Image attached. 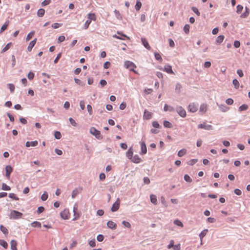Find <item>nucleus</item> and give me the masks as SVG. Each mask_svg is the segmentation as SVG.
Wrapping results in <instances>:
<instances>
[{
  "label": "nucleus",
  "instance_id": "ddd939ff",
  "mask_svg": "<svg viewBox=\"0 0 250 250\" xmlns=\"http://www.w3.org/2000/svg\"><path fill=\"white\" fill-rule=\"evenodd\" d=\"M38 142L37 141H34L32 142L27 141L26 142L25 146L27 147H29L30 146H36L38 145Z\"/></svg>",
  "mask_w": 250,
  "mask_h": 250
},
{
  "label": "nucleus",
  "instance_id": "e2e57ef3",
  "mask_svg": "<svg viewBox=\"0 0 250 250\" xmlns=\"http://www.w3.org/2000/svg\"><path fill=\"white\" fill-rule=\"evenodd\" d=\"M28 78L29 79V80H32L33 78H34V74L32 72H30L28 74Z\"/></svg>",
  "mask_w": 250,
  "mask_h": 250
},
{
  "label": "nucleus",
  "instance_id": "cd10ccee",
  "mask_svg": "<svg viewBox=\"0 0 250 250\" xmlns=\"http://www.w3.org/2000/svg\"><path fill=\"white\" fill-rule=\"evenodd\" d=\"M187 153V150L186 149H182L179 150L178 152V156L179 157H182L185 155Z\"/></svg>",
  "mask_w": 250,
  "mask_h": 250
},
{
  "label": "nucleus",
  "instance_id": "4be33fe9",
  "mask_svg": "<svg viewBox=\"0 0 250 250\" xmlns=\"http://www.w3.org/2000/svg\"><path fill=\"white\" fill-rule=\"evenodd\" d=\"M87 18L90 21H95L96 20V16L94 13H89L87 15Z\"/></svg>",
  "mask_w": 250,
  "mask_h": 250
},
{
  "label": "nucleus",
  "instance_id": "b1692460",
  "mask_svg": "<svg viewBox=\"0 0 250 250\" xmlns=\"http://www.w3.org/2000/svg\"><path fill=\"white\" fill-rule=\"evenodd\" d=\"M249 13H250V10L248 8V7H245V11L244 13H243L241 15V18H245L246 17H247L249 15Z\"/></svg>",
  "mask_w": 250,
  "mask_h": 250
},
{
  "label": "nucleus",
  "instance_id": "2f4dec72",
  "mask_svg": "<svg viewBox=\"0 0 250 250\" xmlns=\"http://www.w3.org/2000/svg\"><path fill=\"white\" fill-rule=\"evenodd\" d=\"M35 34V32L34 31H32L30 33H29L26 38V41H29L30 39H31L32 38V37L34 36Z\"/></svg>",
  "mask_w": 250,
  "mask_h": 250
},
{
  "label": "nucleus",
  "instance_id": "1a4fd4ad",
  "mask_svg": "<svg viewBox=\"0 0 250 250\" xmlns=\"http://www.w3.org/2000/svg\"><path fill=\"white\" fill-rule=\"evenodd\" d=\"M13 171V168L10 165H7L5 167V171H6V177L8 179H9L10 178V174Z\"/></svg>",
  "mask_w": 250,
  "mask_h": 250
},
{
  "label": "nucleus",
  "instance_id": "f3484780",
  "mask_svg": "<svg viewBox=\"0 0 250 250\" xmlns=\"http://www.w3.org/2000/svg\"><path fill=\"white\" fill-rule=\"evenodd\" d=\"M107 225L109 228L112 229H115L117 228L116 224L112 221H109L107 223Z\"/></svg>",
  "mask_w": 250,
  "mask_h": 250
},
{
  "label": "nucleus",
  "instance_id": "f03ea898",
  "mask_svg": "<svg viewBox=\"0 0 250 250\" xmlns=\"http://www.w3.org/2000/svg\"><path fill=\"white\" fill-rule=\"evenodd\" d=\"M125 67L129 69V70L134 72L136 73V71L134 70V68L136 67L135 64L131 62L130 61H126L125 62Z\"/></svg>",
  "mask_w": 250,
  "mask_h": 250
},
{
  "label": "nucleus",
  "instance_id": "20e7f679",
  "mask_svg": "<svg viewBox=\"0 0 250 250\" xmlns=\"http://www.w3.org/2000/svg\"><path fill=\"white\" fill-rule=\"evenodd\" d=\"M61 217L63 219H68L70 216V213L68 209H64L60 213Z\"/></svg>",
  "mask_w": 250,
  "mask_h": 250
},
{
  "label": "nucleus",
  "instance_id": "9b49d317",
  "mask_svg": "<svg viewBox=\"0 0 250 250\" xmlns=\"http://www.w3.org/2000/svg\"><path fill=\"white\" fill-rule=\"evenodd\" d=\"M163 70L168 74H174L173 71H172L171 66L167 64L165 65L164 68Z\"/></svg>",
  "mask_w": 250,
  "mask_h": 250
},
{
  "label": "nucleus",
  "instance_id": "72a5a7b5",
  "mask_svg": "<svg viewBox=\"0 0 250 250\" xmlns=\"http://www.w3.org/2000/svg\"><path fill=\"white\" fill-rule=\"evenodd\" d=\"M0 245H1L5 249H6L8 247L7 242L1 239H0Z\"/></svg>",
  "mask_w": 250,
  "mask_h": 250
},
{
  "label": "nucleus",
  "instance_id": "3c124183",
  "mask_svg": "<svg viewBox=\"0 0 250 250\" xmlns=\"http://www.w3.org/2000/svg\"><path fill=\"white\" fill-rule=\"evenodd\" d=\"M122 224L123 225L127 228H131V225L128 222H127V221H123L122 222Z\"/></svg>",
  "mask_w": 250,
  "mask_h": 250
},
{
  "label": "nucleus",
  "instance_id": "a211bd4d",
  "mask_svg": "<svg viewBox=\"0 0 250 250\" xmlns=\"http://www.w3.org/2000/svg\"><path fill=\"white\" fill-rule=\"evenodd\" d=\"M141 41L144 45V46L148 50H150L151 47L147 41V40L145 38H141Z\"/></svg>",
  "mask_w": 250,
  "mask_h": 250
},
{
  "label": "nucleus",
  "instance_id": "6ab92c4d",
  "mask_svg": "<svg viewBox=\"0 0 250 250\" xmlns=\"http://www.w3.org/2000/svg\"><path fill=\"white\" fill-rule=\"evenodd\" d=\"M133 149L132 147H130L129 148V149L128 150V151L126 152V157L129 159L130 160H131V159L133 157Z\"/></svg>",
  "mask_w": 250,
  "mask_h": 250
},
{
  "label": "nucleus",
  "instance_id": "bf43d9fd",
  "mask_svg": "<svg viewBox=\"0 0 250 250\" xmlns=\"http://www.w3.org/2000/svg\"><path fill=\"white\" fill-rule=\"evenodd\" d=\"M226 103L229 105H231L233 103V100L231 98H229L226 100Z\"/></svg>",
  "mask_w": 250,
  "mask_h": 250
},
{
  "label": "nucleus",
  "instance_id": "f704fd0d",
  "mask_svg": "<svg viewBox=\"0 0 250 250\" xmlns=\"http://www.w3.org/2000/svg\"><path fill=\"white\" fill-rule=\"evenodd\" d=\"M248 108V106L247 104H242V105H241L239 107V110L240 111H242L246 110Z\"/></svg>",
  "mask_w": 250,
  "mask_h": 250
},
{
  "label": "nucleus",
  "instance_id": "a19ab883",
  "mask_svg": "<svg viewBox=\"0 0 250 250\" xmlns=\"http://www.w3.org/2000/svg\"><path fill=\"white\" fill-rule=\"evenodd\" d=\"M164 125L165 127H167V128L172 127L171 124L169 122L167 121H165L164 122Z\"/></svg>",
  "mask_w": 250,
  "mask_h": 250
},
{
  "label": "nucleus",
  "instance_id": "4c0bfd02",
  "mask_svg": "<svg viewBox=\"0 0 250 250\" xmlns=\"http://www.w3.org/2000/svg\"><path fill=\"white\" fill-rule=\"evenodd\" d=\"M190 26L189 24H186L184 27V31L186 34H188L189 32Z\"/></svg>",
  "mask_w": 250,
  "mask_h": 250
},
{
  "label": "nucleus",
  "instance_id": "79ce46f5",
  "mask_svg": "<svg viewBox=\"0 0 250 250\" xmlns=\"http://www.w3.org/2000/svg\"><path fill=\"white\" fill-rule=\"evenodd\" d=\"M198 161V160L196 159H193L189 160L188 162V165L192 166L194 165L196 163H197Z\"/></svg>",
  "mask_w": 250,
  "mask_h": 250
},
{
  "label": "nucleus",
  "instance_id": "6e6d98bb",
  "mask_svg": "<svg viewBox=\"0 0 250 250\" xmlns=\"http://www.w3.org/2000/svg\"><path fill=\"white\" fill-rule=\"evenodd\" d=\"M87 108L89 114L92 115L93 113L92 106L90 104H88L87 105Z\"/></svg>",
  "mask_w": 250,
  "mask_h": 250
},
{
  "label": "nucleus",
  "instance_id": "0e129e2a",
  "mask_svg": "<svg viewBox=\"0 0 250 250\" xmlns=\"http://www.w3.org/2000/svg\"><path fill=\"white\" fill-rule=\"evenodd\" d=\"M65 40V37L64 36H60L59 37L58 41L59 42H62Z\"/></svg>",
  "mask_w": 250,
  "mask_h": 250
},
{
  "label": "nucleus",
  "instance_id": "13d9d810",
  "mask_svg": "<svg viewBox=\"0 0 250 250\" xmlns=\"http://www.w3.org/2000/svg\"><path fill=\"white\" fill-rule=\"evenodd\" d=\"M69 120L70 121V123L73 126H77V123H76V122L75 121V120L73 119H72V118H70L69 119Z\"/></svg>",
  "mask_w": 250,
  "mask_h": 250
},
{
  "label": "nucleus",
  "instance_id": "338daca9",
  "mask_svg": "<svg viewBox=\"0 0 250 250\" xmlns=\"http://www.w3.org/2000/svg\"><path fill=\"white\" fill-rule=\"evenodd\" d=\"M168 42H169V46L171 47H173L175 45V43H174V42H173V41L172 39H169L168 40Z\"/></svg>",
  "mask_w": 250,
  "mask_h": 250
},
{
  "label": "nucleus",
  "instance_id": "69168bd1",
  "mask_svg": "<svg viewBox=\"0 0 250 250\" xmlns=\"http://www.w3.org/2000/svg\"><path fill=\"white\" fill-rule=\"evenodd\" d=\"M44 210V208L43 207H40L38 208L37 212L40 214Z\"/></svg>",
  "mask_w": 250,
  "mask_h": 250
},
{
  "label": "nucleus",
  "instance_id": "09e8293b",
  "mask_svg": "<svg viewBox=\"0 0 250 250\" xmlns=\"http://www.w3.org/2000/svg\"><path fill=\"white\" fill-rule=\"evenodd\" d=\"M191 9L198 16H199L200 15V13L199 11L197 8H196L195 7H192L191 8Z\"/></svg>",
  "mask_w": 250,
  "mask_h": 250
},
{
  "label": "nucleus",
  "instance_id": "e433bc0d",
  "mask_svg": "<svg viewBox=\"0 0 250 250\" xmlns=\"http://www.w3.org/2000/svg\"><path fill=\"white\" fill-rule=\"evenodd\" d=\"M9 197L15 200H19V198L16 196L15 193H10L9 194Z\"/></svg>",
  "mask_w": 250,
  "mask_h": 250
},
{
  "label": "nucleus",
  "instance_id": "0eeeda50",
  "mask_svg": "<svg viewBox=\"0 0 250 250\" xmlns=\"http://www.w3.org/2000/svg\"><path fill=\"white\" fill-rule=\"evenodd\" d=\"M120 204V200L119 198H118L116 202L113 204L111 210L113 212L116 211L118 210Z\"/></svg>",
  "mask_w": 250,
  "mask_h": 250
},
{
  "label": "nucleus",
  "instance_id": "052dcab7",
  "mask_svg": "<svg viewBox=\"0 0 250 250\" xmlns=\"http://www.w3.org/2000/svg\"><path fill=\"white\" fill-rule=\"evenodd\" d=\"M78 191L77 189H75L72 192V198H75L77 195V194H78Z\"/></svg>",
  "mask_w": 250,
  "mask_h": 250
},
{
  "label": "nucleus",
  "instance_id": "37998d69",
  "mask_svg": "<svg viewBox=\"0 0 250 250\" xmlns=\"http://www.w3.org/2000/svg\"><path fill=\"white\" fill-rule=\"evenodd\" d=\"M48 198V194L46 191H44V193L42 194L41 196V199L42 201H45L47 200Z\"/></svg>",
  "mask_w": 250,
  "mask_h": 250
},
{
  "label": "nucleus",
  "instance_id": "2eb2a0df",
  "mask_svg": "<svg viewBox=\"0 0 250 250\" xmlns=\"http://www.w3.org/2000/svg\"><path fill=\"white\" fill-rule=\"evenodd\" d=\"M208 105L207 104H203L200 105L199 111L202 113V114H204L207 110Z\"/></svg>",
  "mask_w": 250,
  "mask_h": 250
},
{
  "label": "nucleus",
  "instance_id": "c85d7f7f",
  "mask_svg": "<svg viewBox=\"0 0 250 250\" xmlns=\"http://www.w3.org/2000/svg\"><path fill=\"white\" fill-rule=\"evenodd\" d=\"M142 6V3L139 0H137L136 5L135 6V9L139 11Z\"/></svg>",
  "mask_w": 250,
  "mask_h": 250
},
{
  "label": "nucleus",
  "instance_id": "39448f33",
  "mask_svg": "<svg viewBox=\"0 0 250 250\" xmlns=\"http://www.w3.org/2000/svg\"><path fill=\"white\" fill-rule=\"evenodd\" d=\"M176 111L178 114L182 117H185L186 116V110L182 107L178 106L176 108Z\"/></svg>",
  "mask_w": 250,
  "mask_h": 250
},
{
  "label": "nucleus",
  "instance_id": "c03bdc74",
  "mask_svg": "<svg viewBox=\"0 0 250 250\" xmlns=\"http://www.w3.org/2000/svg\"><path fill=\"white\" fill-rule=\"evenodd\" d=\"M154 56H155V59L157 60L160 61V62L162 61V58L160 54H159L158 53L155 52L154 53Z\"/></svg>",
  "mask_w": 250,
  "mask_h": 250
},
{
  "label": "nucleus",
  "instance_id": "c756f323",
  "mask_svg": "<svg viewBox=\"0 0 250 250\" xmlns=\"http://www.w3.org/2000/svg\"><path fill=\"white\" fill-rule=\"evenodd\" d=\"M31 225L33 227H41V223L39 222L34 221L31 224Z\"/></svg>",
  "mask_w": 250,
  "mask_h": 250
},
{
  "label": "nucleus",
  "instance_id": "58836bf2",
  "mask_svg": "<svg viewBox=\"0 0 250 250\" xmlns=\"http://www.w3.org/2000/svg\"><path fill=\"white\" fill-rule=\"evenodd\" d=\"M233 84L235 88L238 89L239 86V83L236 79H234L232 81Z\"/></svg>",
  "mask_w": 250,
  "mask_h": 250
},
{
  "label": "nucleus",
  "instance_id": "7ed1b4c3",
  "mask_svg": "<svg viewBox=\"0 0 250 250\" xmlns=\"http://www.w3.org/2000/svg\"><path fill=\"white\" fill-rule=\"evenodd\" d=\"M89 131L91 134L95 136L97 139H101L102 138L100 131L97 130L95 128L93 127H91Z\"/></svg>",
  "mask_w": 250,
  "mask_h": 250
},
{
  "label": "nucleus",
  "instance_id": "9d476101",
  "mask_svg": "<svg viewBox=\"0 0 250 250\" xmlns=\"http://www.w3.org/2000/svg\"><path fill=\"white\" fill-rule=\"evenodd\" d=\"M141 145V152L140 154L144 155L146 153L147 148L145 143L144 141H143L140 143Z\"/></svg>",
  "mask_w": 250,
  "mask_h": 250
},
{
  "label": "nucleus",
  "instance_id": "dca6fc26",
  "mask_svg": "<svg viewBox=\"0 0 250 250\" xmlns=\"http://www.w3.org/2000/svg\"><path fill=\"white\" fill-rule=\"evenodd\" d=\"M152 113L145 110L144 114V118L146 120H149L152 118Z\"/></svg>",
  "mask_w": 250,
  "mask_h": 250
},
{
  "label": "nucleus",
  "instance_id": "c9c22d12",
  "mask_svg": "<svg viewBox=\"0 0 250 250\" xmlns=\"http://www.w3.org/2000/svg\"><path fill=\"white\" fill-rule=\"evenodd\" d=\"M174 224L175 225H177L178 226H180L181 227H183V224L182 222L181 221H180L179 220H178V219H176V220L174 221Z\"/></svg>",
  "mask_w": 250,
  "mask_h": 250
},
{
  "label": "nucleus",
  "instance_id": "473e14b6",
  "mask_svg": "<svg viewBox=\"0 0 250 250\" xmlns=\"http://www.w3.org/2000/svg\"><path fill=\"white\" fill-rule=\"evenodd\" d=\"M0 229L5 234L8 233V229L2 225L0 226Z\"/></svg>",
  "mask_w": 250,
  "mask_h": 250
},
{
  "label": "nucleus",
  "instance_id": "f257e3e1",
  "mask_svg": "<svg viewBox=\"0 0 250 250\" xmlns=\"http://www.w3.org/2000/svg\"><path fill=\"white\" fill-rule=\"evenodd\" d=\"M22 215V213L19 212L18 211L13 210L10 212L9 216H10V218L11 219H17L21 218V217Z\"/></svg>",
  "mask_w": 250,
  "mask_h": 250
},
{
  "label": "nucleus",
  "instance_id": "774afa93",
  "mask_svg": "<svg viewBox=\"0 0 250 250\" xmlns=\"http://www.w3.org/2000/svg\"><path fill=\"white\" fill-rule=\"evenodd\" d=\"M114 13H115V14L116 17L118 19H120L121 18V15H120V12H119V11L118 10H114Z\"/></svg>",
  "mask_w": 250,
  "mask_h": 250
},
{
  "label": "nucleus",
  "instance_id": "aec40b11",
  "mask_svg": "<svg viewBox=\"0 0 250 250\" xmlns=\"http://www.w3.org/2000/svg\"><path fill=\"white\" fill-rule=\"evenodd\" d=\"M225 38V36L223 35H220L217 37L215 40L216 44H219L223 42Z\"/></svg>",
  "mask_w": 250,
  "mask_h": 250
},
{
  "label": "nucleus",
  "instance_id": "680f3d73",
  "mask_svg": "<svg viewBox=\"0 0 250 250\" xmlns=\"http://www.w3.org/2000/svg\"><path fill=\"white\" fill-rule=\"evenodd\" d=\"M104 237L103 235L102 234H99L97 236V240L99 242H102L104 240Z\"/></svg>",
  "mask_w": 250,
  "mask_h": 250
},
{
  "label": "nucleus",
  "instance_id": "bb28decb",
  "mask_svg": "<svg viewBox=\"0 0 250 250\" xmlns=\"http://www.w3.org/2000/svg\"><path fill=\"white\" fill-rule=\"evenodd\" d=\"M11 46H12L11 42H9V43H7L1 50V53H4V52H6L11 47Z\"/></svg>",
  "mask_w": 250,
  "mask_h": 250
},
{
  "label": "nucleus",
  "instance_id": "603ef678",
  "mask_svg": "<svg viewBox=\"0 0 250 250\" xmlns=\"http://www.w3.org/2000/svg\"><path fill=\"white\" fill-rule=\"evenodd\" d=\"M91 22V21H90L89 20H87L85 21V23L84 24V29H87L88 28L89 25L90 24Z\"/></svg>",
  "mask_w": 250,
  "mask_h": 250
},
{
  "label": "nucleus",
  "instance_id": "7c9ffc66",
  "mask_svg": "<svg viewBox=\"0 0 250 250\" xmlns=\"http://www.w3.org/2000/svg\"><path fill=\"white\" fill-rule=\"evenodd\" d=\"M45 13V10L43 9H40L37 12V15L40 17H42Z\"/></svg>",
  "mask_w": 250,
  "mask_h": 250
},
{
  "label": "nucleus",
  "instance_id": "49530a36",
  "mask_svg": "<svg viewBox=\"0 0 250 250\" xmlns=\"http://www.w3.org/2000/svg\"><path fill=\"white\" fill-rule=\"evenodd\" d=\"M54 137L57 139H61L62 137V135L61 133L59 131H55L54 133Z\"/></svg>",
  "mask_w": 250,
  "mask_h": 250
},
{
  "label": "nucleus",
  "instance_id": "412c9836",
  "mask_svg": "<svg viewBox=\"0 0 250 250\" xmlns=\"http://www.w3.org/2000/svg\"><path fill=\"white\" fill-rule=\"evenodd\" d=\"M9 24V21H6L3 24V25L1 26V28H0V34L1 33H2L4 31H5L7 29V28Z\"/></svg>",
  "mask_w": 250,
  "mask_h": 250
},
{
  "label": "nucleus",
  "instance_id": "de8ad7c7",
  "mask_svg": "<svg viewBox=\"0 0 250 250\" xmlns=\"http://www.w3.org/2000/svg\"><path fill=\"white\" fill-rule=\"evenodd\" d=\"M208 232V229H205L203 230L199 235L201 239H202L206 235Z\"/></svg>",
  "mask_w": 250,
  "mask_h": 250
},
{
  "label": "nucleus",
  "instance_id": "393cba45",
  "mask_svg": "<svg viewBox=\"0 0 250 250\" xmlns=\"http://www.w3.org/2000/svg\"><path fill=\"white\" fill-rule=\"evenodd\" d=\"M150 201L154 205H157V197L155 195L151 194L150 196Z\"/></svg>",
  "mask_w": 250,
  "mask_h": 250
},
{
  "label": "nucleus",
  "instance_id": "864d4df0",
  "mask_svg": "<svg viewBox=\"0 0 250 250\" xmlns=\"http://www.w3.org/2000/svg\"><path fill=\"white\" fill-rule=\"evenodd\" d=\"M62 25V24L59 23H55L52 25V28L54 29L58 28L59 27H61Z\"/></svg>",
  "mask_w": 250,
  "mask_h": 250
},
{
  "label": "nucleus",
  "instance_id": "8fccbe9b",
  "mask_svg": "<svg viewBox=\"0 0 250 250\" xmlns=\"http://www.w3.org/2000/svg\"><path fill=\"white\" fill-rule=\"evenodd\" d=\"M243 9V7L242 5H240V4L238 5L237 6V10H236L237 13H241Z\"/></svg>",
  "mask_w": 250,
  "mask_h": 250
},
{
  "label": "nucleus",
  "instance_id": "ea45409f",
  "mask_svg": "<svg viewBox=\"0 0 250 250\" xmlns=\"http://www.w3.org/2000/svg\"><path fill=\"white\" fill-rule=\"evenodd\" d=\"M184 180L189 183H191L192 182V179L190 177V176L188 174H185L184 177Z\"/></svg>",
  "mask_w": 250,
  "mask_h": 250
},
{
  "label": "nucleus",
  "instance_id": "5fc2aeb1",
  "mask_svg": "<svg viewBox=\"0 0 250 250\" xmlns=\"http://www.w3.org/2000/svg\"><path fill=\"white\" fill-rule=\"evenodd\" d=\"M89 245L91 247H94L96 246L95 240H91L89 242Z\"/></svg>",
  "mask_w": 250,
  "mask_h": 250
},
{
  "label": "nucleus",
  "instance_id": "a18cd8bd",
  "mask_svg": "<svg viewBox=\"0 0 250 250\" xmlns=\"http://www.w3.org/2000/svg\"><path fill=\"white\" fill-rule=\"evenodd\" d=\"M1 188L4 190H10L11 189L9 186H7L6 184L4 183L2 184Z\"/></svg>",
  "mask_w": 250,
  "mask_h": 250
},
{
  "label": "nucleus",
  "instance_id": "423d86ee",
  "mask_svg": "<svg viewBox=\"0 0 250 250\" xmlns=\"http://www.w3.org/2000/svg\"><path fill=\"white\" fill-rule=\"evenodd\" d=\"M198 128H204L206 130H212L213 127L212 126L210 125H207L206 123H204L203 124H201L198 125Z\"/></svg>",
  "mask_w": 250,
  "mask_h": 250
},
{
  "label": "nucleus",
  "instance_id": "6e6552de",
  "mask_svg": "<svg viewBox=\"0 0 250 250\" xmlns=\"http://www.w3.org/2000/svg\"><path fill=\"white\" fill-rule=\"evenodd\" d=\"M188 109L189 112H195L198 109V105H196L194 103H190L188 105Z\"/></svg>",
  "mask_w": 250,
  "mask_h": 250
},
{
  "label": "nucleus",
  "instance_id": "f8f14e48",
  "mask_svg": "<svg viewBox=\"0 0 250 250\" xmlns=\"http://www.w3.org/2000/svg\"><path fill=\"white\" fill-rule=\"evenodd\" d=\"M133 163L138 164L142 161L141 158L138 155H135L130 160Z\"/></svg>",
  "mask_w": 250,
  "mask_h": 250
},
{
  "label": "nucleus",
  "instance_id": "4468645a",
  "mask_svg": "<svg viewBox=\"0 0 250 250\" xmlns=\"http://www.w3.org/2000/svg\"><path fill=\"white\" fill-rule=\"evenodd\" d=\"M36 42H37V39L35 38L34 40H33V41H32L31 42H30V43L27 47V50L28 51L30 52L32 50L33 47L35 45Z\"/></svg>",
  "mask_w": 250,
  "mask_h": 250
},
{
  "label": "nucleus",
  "instance_id": "5701e85b",
  "mask_svg": "<svg viewBox=\"0 0 250 250\" xmlns=\"http://www.w3.org/2000/svg\"><path fill=\"white\" fill-rule=\"evenodd\" d=\"M11 249L12 250H18L17 248V243L15 240H11L10 242Z\"/></svg>",
  "mask_w": 250,
  "mask_h": 250
},
{
  "label": "nucleus",
  "instance_id": "4d7b16f0",
  "mask_svg": "<svg viewBox=\"0 0 250 250\" xmlns=\"http://www.w3.org/2000/svg\"><path fill=\"white\" fill-rule=\"evenodd\" d=\"M8 86L11 91V92H13L15 90L14 85L12 83H9L8 84Z\"/></svg>",
  "mask_w": 250,
  "mask_h": 250
},
{
  "label": "nucleus",
  "instance_id": "a878e982",
  "mask_svg": "<svg viewBox=\"0 0 250 250\" xmlns=\"http://www.w3.org/2000/svg\"><path fill=\"white\" fill-rule=\"evenodd\" d=\"M164 110L165 111H174V108L172 106H169L167 104H166L164 106Z\"/></svg>",
  "mask_w": 250,
  "mask_h": 250
}]
</instances>
